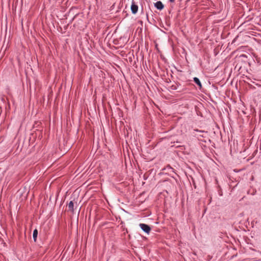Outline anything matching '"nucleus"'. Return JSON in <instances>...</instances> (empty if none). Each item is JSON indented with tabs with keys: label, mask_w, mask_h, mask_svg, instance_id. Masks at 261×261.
<instances>
[{
	"label": "nucleus",
	"mask_w": 261,
	"mask_h": 261,
	"mask_svg": "<svg viewBox=\"0 0 261 261\" xmlns=\"http://www.w3.org/2000/svg\"><path fill=\"white\" fill-rule=\"evenodd\" d=\"M141 228L145 232L148 233L150 231V227L147 224L141 223L139 224Z\"/></svg>",
	"instance_id": "f257e3e1"
},
{
	"label": "nucleus",
	"mask_w": 261,
	"mask_h": 261,
	"mask_svg": "<svg viewBox=\"0 0 261 261\" xmlns=\"http://www.w3.org/2000/svg\"><path fill=\"white\" fill-rule=\"evenodd\" d=\"M131 11L133 14H136L138 9V7L137 5L135 4L134 2H133L131 5Z\"/></svg>",
	"instance_id": "f03ea898"
},
{
	"label": "nucleus",
	"mask_w": 261,
	"mask_h": 261,
	"mask_svg": "<svg viewBox=\"0 0 261 261\" xmlns=\"http://www.w3.org/2000/svg\"><path fill=\"white\" fill-rule=\"evenodd\" d=\"M155 7L158 9V10H162L164 8V5L162 4V3L160 1L157 2L155 4Z\"/></svg>",
	"instance_id": "7ed1b4c3"
},
{
	"label": "nucleus",
	"mask_w": 261,
	"mask_h": 261,
	"mask_svg": "<svg viewBox=\"0 0 261 261\" xmlns=\"http://www.w3.org/2000/svg\"><path fill=\"white\" fill-rule=\"evenodd\" d=\"M68 211H70L71 212H73V202L71 201L68 205Z\"/></svg>",
	"instance_id": "20e7f679"
},
{
	"label": "nucleus",
	"mask_w": 261,
	"mask_h": 261,
	"mask_svg": "<svg viewBox=\"0 0 261 261\" xmlns=\"http://www.w3.org/2000/svg\"><path fill=\"white\" fill-rule=\"evenodd\" d=\"M38 235V230L35 229L33 231V237L35 242L36 241L37 237Z\"/></svg>",
	"instance_id": "39448f33"
},
{
	"label": "nucleus",
	"mask_w": 261,
	"mask_h": 261,
	"mask_svg": "<svg viewBox=\"0 0 261 261\" xmlns=\"http://www.w3.org/2000/svg\"><path fill=\"white\" fill-rule=\"evenodd\" d=\"M194 82L197 84L200 88L202 87L200 80L197 77L194 78Z\"/></svg>",
	"instance_id": "423d86ee"
},
{
	"label": "nucleus",
	"mask_w": 261,
	"mask_h": 261,
	"mask_svg": "<svg viewBox=\"0 0 261 261\" xmlns=\"http://www.w3.org/2000/svg\"><path fill=\"white\" fill-rule=\"evenodd\" d=\"M170 2L173 3L175 0H169Z\"/></svg>",
	"instance_id": "0eeeda50"
}]
</instances>
